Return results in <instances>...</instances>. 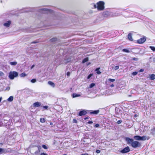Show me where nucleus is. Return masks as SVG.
Wrapping results in <instances>:
<instances>
[{"instance_id":"nucleus-1","label":"nucleus","mask_w":155,"mask_h":155,"mask_svg":"<svg viewBox=\"0 0 155 155\" xmlns=\"http://www.w3.org/2000/svg\"><path fill=\"white\" fill-rule=\"evenodd\" d=\"M125 140L126 141L127 144L130 145L131 147L134 148H136L140 147L141 146L140 143L137 141H134V140L129 137H126Z\"/></svg>"},{"instance_id":"nucleus-2","label":"nucleus","mask_w":155,"mask_h":155,"mask_svg":"<svg viewBox=\"0 0 155 155\" xmlns=\"http://www.w3.org/2000/svg\"><path fill=\"white\" fill-rule=\"evenodd\" d=\"M96 5H97V10L99 11H102L104 9L105 3L103 1L98 2Z\"/></svg>"},{"instance_id":"nucleus-3","label":"nucleus","mask_w":155,"mask_h":155,"mask_svg":"<svg viewBox=\"0 0 155 155\" xmlns=\"http://www.w3.org/2000/svg\"><path fill=\"white\" fill-rule=\"evenodd\" d=\"M18 73L16 71H13L10 72L9 75V78L11 80L13 79L15 77H17Z\"/></svg>"},{"instance_id":"nucleus-4","label":"nucleus","mask_w":155,"mask_h":155,"mask_svg":"<svg viewBox=\"0 0 155 155\" xmlns=\"http://www.w3.org/2000/svg\"><path fill=\"white\" fill-rule=\"evenodd\" d=\"M146 40V37L145 36H143L142 38L137 40L136 41V42L138 44H142Z\"/></svg>"},{"instance_id":"nucleus-5","label":"nucleus","mask_w":155,"mask_h":155,"mask_svg":"<svg viewBox=\"0 0 155 155\" xmlns=\"http://www.w3.org/2000/svg\"><path fill=\"white\" fill-rule=\"evenodd\" d=\"M130 151L129 147H127L122 150L120 152L123 153H124L128 152Z\"/></svg>"},{"instance_id":"nucleus-6","label":"nucleus","mask_w":155,"mask_h":155,"mask_svg":"<svg viewBox=\"0 0 155 155\" xmlns=\"http://www.w3.org/2000/svg\"><path fill=\"white\" fill-rule=\"evenodd\" d=\"M87 113V111L85 110H82L80 111L78 115L79 116H82L86 115Z\"/></svg>"},{"instance_id":"nucleus-7","label":"nucleus","mask_w":155,"mask_h":155,"mask_svg":"<svg viewBox=\"0 0 155 155\" xmlns=\"http://www.w3.org/2000/svg\"><path fill=\"white\" fill-rule=\"evenodd\" d=\"M41 103L38 102H36L34 103L33 106L34 107H38L40 106Z\"/></svg>"},{"instance_id":"nucleus-8","label":"nucleus","mask_w":155,"mask_h":155,"mask_svg":"<svg viewBox=\"0 0 155 155\" xmlns=\"http://www.w3.org/2000/svg\"><path fill=\"white\" fill-rule=\"evenodd\" d=\"M11 23V21H8L6 22L3 25L6 27H9Z\"/></svg>"},{"instance_id":"nucleus-9","label":"nucleus","mask_w":155,"mask_h":155,"mask_svg":"<svg viewBox=\"0 0 155 155\" xmlns=\"http://www.w3.org/2000/svg\"><path fill=\"white\" fill-rule=\"evenodd\" d=\"M141 140H148L150 139L149 137H146V136H143L142 137H141Z\"/></svg>"},{"instance_id":"nucleus-10","label":"nucleus","mask_w":155,"mask_h":155,"mask_svg":"<svg viewBox=\"0 0 155 155\" xmlns=\"http://www.w3.org/2000/svg\"><path fill=\"white\" fill-rule=\"evenodd\" d=\"M37 147L38 148V150L36 151L35 152V155H38L40 152V150L41 149V146H37Z\"/></svg>"},{"instance_id":"nucleus-11","label":"nucleus","mask_w":155,"mask_h":155,"mask_svg":"<svg viewBox=\"0 0 155 155\" xmlns=\"http://www.w3.org/2000/svg\"><path fill=\"white\" fill-rule=\"evenodd\" d=\"M99 110H95L94 111H91L90 114H97L99 112Z\"/></svg>"},{"instance_id":"nucleus-12","label":"nucleus","mask_w":155,"mask_h":155,"mask_svg":"<svg viewBox=\"0 0 155 155\" xmlns=\"http://www.w3.org/2000/svg\"><path fill=\"white\" fill-rule=\"evenodd\" d=\"M127 37L129 39V40L131 41H133V39L132 38V35L131 33H129Z\"/></svg>"},{"instance_id":"nucleus-13","label":"nucleus","mask_w":155,"mask_h":155,"mask_svg":"<svg viewBox=\"0 0 155 155\" xmlns=\"http://www.w3.org/2000/svg\"><path fill=\"white\" fill-rule=\"evenodd\" d=\"M134 139L137 140H141V136H140L139 135L135 136L134 137Z\"/></svg>"},{"instance_id":"nucleus-14","label":"nucleus","mask_w":155,"mask_h":155,"mask_svg":"<svg viewBox=\"0 0 155 155\" xmlns=\"http://www.w3.org/2000/svg\"><path fill=\"white\" fill-rule=\"evenodd\" d=\"M100 69V68H97L95 70V71H97L96 73L97 74H100L101 73V72L99 71V69Z\"/></svg>"},{"instance_id":"nucleus-15","label":"nucleus","mask_w":155,"mask_h":155,"mask_svg":"<svg viewBox=\"0 0 155 155\" xmlns=\"http://www.w3.org/2000/svg\"><path fill=\"white\" fill-rule=\"evenodd\" d=\"M80 95L79 94H76V93H73L72 94V97L73 98H74L77 97H80Z\"/></svg>"},{"instance_id":"nucleus-16","label":"nucleus","mask_w":155,"mask_h":155,"mask_svg":"<svg viewBox=\"0 0 155 155\" xmlns=\"http://www.w3.org/2000/svg\"><path fill=\"white\" fill-rule=\"evenodd\" d=\"M150 78L151 80H153L155 79V75L152 74L150 76Z\"/></svg>"},{"instance_id":"nucleus-17","label":"nucleus","mask_w":155,"mask_h":155,"mask_svg":"<svg viewBox=\"0 0 155 155\" xmlns=\"http://www.w3.org/2000/svg\"><path fill=\"white\" fill-rule=\"evenodd\" d=\"M88 57L84 58L82 61V63H84L88 61Z\"/></svg>"},{"instance_id":"nucleus-18","label":"nucleus","mask_w":155,"mask_h":155,"mask_svg":"<svg viewBox=\"0 0 155 155\" xmlns=\"http://www.w3.org/2000/svg\"><path fill=\"white\" fill-rule=\"evenodd\" d=\"M48 83L49 85L51 86L52 87H55V84L53 82L51 81H49Z\"/></svg>"},{"instance_id":"nucleus-19","label":"nucleus","mask_w":155,"mask_h":155,"mask_svg":"<svg viewBox=\"0 0 155 155\" xmlns=\"http://www.w3.org/2000/svg\"><path fill=\"white\" fill-rule=\"evenodd\" d=\"M40 120L41 122L42 123H44L45 122L46 120L44 118H40Z\"/></svg>"},{"instance_id":"nucleus-20","label":"nucleus","mask_w":155,"mask_h":155,"mask_svg":"<svg viewBox=\"0 0 155 155\" xmlns=\"http://www.w3.org/2000/svg\"><path fill=\"white\" fill-rule=\"evenodd\" d=\"M151 133L153 135L154 134V132H155V127L153 128V129H151Z\"/></svg>"},{"instance_id":"nucleus-21","label":"nucleus","mask_w":155,"mask_h":155,"mask_svg":"<svg viewBox=\"0 0 155 155\" xmlns=\"http://www.w3.org/2000/svg\"><path fill=\"white\" fill-rule=\"evenodd\" d=\"M10 64L12 65H15L17 64V62L16 61L11 62Z\"/></svg>"},{"instance_id":"nucleus-22","label":"nucleus","mask_w":155,"mask_h":155,"mask_svg":"<svg viewBox=\"0 0 155 155\" xmlns=\"http://www.w3.org/2000/svg\"><path fill=\"white\" fill-rule=\"evenodd\" d=\"M13 100V97L12 96H10L8 99V100L9 101H12Z\"/></svg>"},{"instance_id":"nucleus-23","label":"nucleus","mask_w":155,"mask_h":155,"mask_svg":"<svg viewBox=\"0 0 155 155\" xmlns=\"http://www.w3.org/2000/svg\"><path fill=\"white\" fill-rule=\"evenodd\" d=\"M122 51L123 52H126V53H129L130 52V51L127 49H123L122 50Z\"/></svg>"},{"instance_id":"nucleus-24","label":"nucleus","mask_w":155,"mask_h":155,"mask_svg":"<svg viewBox=\"0 0 155 155\" xmlns=\"http://www.w3.org/2000/svg\"><path fill=\"white\" fill-rule=\"evenodd\" d=\"M50 40L51 42H52L55 41L57 40V38H53L51 39Z\"/></svg>"},{"instance_id":"nucleus-25","label":"nucleus","mask_w":155,"mask_h":155,"mask_svg":"<svg viewBox=\"0 0 155 155\" xmlns=\"http://www.w3.org/2000/svg\"><path fill=\"white\" fill-rule=\"evenodd\" d=\"M27 76V74L24 73H22L20 75L21 77H24Z\"/></svg>"},{"instance_id":"nucleus-26","label":"nucleus","mask_w":155,"mask_h":155,"mask_svg":"<svg viewBox=\"0 0 155 155\" xmlns=\"http://www.w3.org/2000/svg\"><path fill=\"white\" fill-rule=\"evenodd\" d=\"M95 85V84L94 83H92L90 84L89 86V87L90 88H91L94 87Z\"/></svg>"},{"instance_id":"nucleus-27","label":"nucleus","mask_w":155,"mask_h":155,"mask_svg":"<svg viewBox=\"0 0 155 155\" xmlns=\"http://www.w3.org/2000/svg\"><path fill=\"white\" fill-rule=\"evenodd\" d=\"M150 48L153 51H155V47L153 46H150Z\"/></svg>"},{"instance_id":"nucleus-28","label":"nucleus","mask_w":155,"mask_h":155,"mask_svg":"<svg viewBox=\"0 0 155 155\" xmlns=\"http://www.w3.org/2000/svg\"><path fill=\"white\" fill-rule=\"evenodd\" d=\"M93 74H90L87 76V79H89L91 76H93Z\"/></svg>"},{"instance_id":"nucleus-29","label":"nucleus","mask_w":155,"mask_h":155,"mask_svg":"<svg viewBox=\"0 0 155 155\" xmlns=\"http://www.w3.org/2000/svg\"><path fill=\"white\" fill-rule=\"evenodd\" d=\"M42 147L45 149H47L48 148V147L45 145H42Z\"/></svg>"},{"instance_id":"nucleus-30","label":"nucleus","mask_w":155,"mask_h":155,"mask_svg":"<svg viewBox=\"0 0 155 155\" xmlns=\"http://www.w3.org/2000/svg\"><path fill=\"white\" fill-rule=\"evenodd\" d=\"M108 80L110 82H113L115 81V80L114 79L109 78L108 79Z\"/></svg>"},{"instance_id":"nucleus-31","label":"nucleus","mask_w":155,"mask_h":155,"mask_svg":"<svg viewBox=\"0 0 155 155\" xmlns=\"http://www.w3.org/2000/svg\"><path fill=\"white\" fill-rule=\"evenodd\" d=\"M137 71H134L132 73V74L133 75H135L137 74Z\"/></svg>"},{"instance_id":"nucleus-32","label":"nucleus","mask_w":155,"mask_h":155,"mask_svg":"<svg viewBox=\"0 0 155 155\" xmlns=\"http://www.w3.org/2000/svg\"><path fill=\"white\" fill-rule=\"evenodd\" d=\"M36 81V80L35 79H33L31 80V81L33 83L35 82Z\"/></svg>"},{"instance_id":"nucleus-33","label":"nucleus","mask_w":155,"mask_h":155,"mask_svg":"<svg viewBox=\"0 0 155 155\" xmlns=\"http://www.w3.org/2000/svg\"><path fill=\"white\" fill-rule=\"evenodd\" d=\"M119 67L118 66H115L114 69L115 70H116L119 69Z\"/></svg>"},{"instance_id":"nucleus-34","label":"nucleus","mask_w":155,"mask_h":155,"mask_svg":"<svg viewBox=\"0 0 155 155\" xmlns=\"http://www.w3.org/2000/svg\"><path fill=\"white\" fill-rule=\"evenodd\" d=\"M122 122V121L121 120H118L117 121V124H121Z\"/></svg>"},{"instance_id":"nucleus-35","label":"nucleus","mask_w":155,"mask_h":155,"mask_svg":"<svg viewBox=\"0 0 155 155\" xmlns=\"http://www.w3.org/2000/svg\"><path fill=\"white\" fill-rule=\"evenodd\" d=\"M94 8H97V5H96L94 4Z\"/></svg>"},{"instance_id":"nucleus-36","label":"nucleus","mask_w":155,"mask_h":155,"mask_svg":"<svg viewBox=\"0 0 155 155\" xmlns=\"http://www.w3.org/2000/svg\"><path fill=\"white\" fill-rule=\"evenodd\" d=\"M3 151V149L2 148H0V154H1Z\"/></svg>"},{"instance_id":"nucleus-37","label":"nucleus","mask_w":155,"mask_h":155,"mask_svg":"<svg viewBox=\"0 0 155 155\" xmlns=\"http://www.w3.org/2000/svg\"><path fill=\"white\" fill-rule=\"evenodd\" d=\"M73 122L74 123H77V120L75 119H73Z\"/></svg>"},{"instance_id":"nucleus-38","label":"nucleus","mask_w":155,"mask_h":155,"mask_svg":"<svg viewBox=\"0 0 155 155\" xmlns=\"http://www.w3.org/2000/svg\"><path fill=\"white\" fill-rule=\"evenodd\" d=\"M41 10H42V11H47L48 10V9H45V8L42 9Z\"/></svg>"},{"instance_id":"nucleus-39","label":"nucleus","mask_w":155,"mask_h":155,"mask_svg":"<svg viewBox=\"0 0 155 155\" xmlns=\"http://www.w3.org/2000/svg\"><path fill=\"white\" fill-rule=\"evenodd\" d=\"M43 108L45 109H47L48 108V107L47 106H44L43 107Z\"/></svg>"},{"instance_id":"nucleus-40","label":"nucleus","mask_w":155,"mask_h":155,"mask_svg":"<svg viewBox=\"0 0 155 155\" xmlns=\"http://www.w3.org/2000/svg\"><path fill=\"white\" fill-rule=\"evenodd\" d=\"M40 155H48L46 153H42Z\"/></svg>"},{"instance_id":"nucleus-41","label":"nucleus","mask_w":155,"mask_h":155,"mask_svg":"<svg viewBox=\"0 0 155 155\" xmlns=\"http://www.w3.org/2000/svg\"><path fill=\"white\" fill-rule=\"evenodd\" d=\"M99 126V125L98 124H96L94 126L95 127H98Z\"/></svg>"},{"instance_id":"nucleus-42","label":"nucleus","mask_w":155,"mask_h":155,"mask_svg":"<svg viewBox=\"0 0 155 155\" xmlns=\"http://www.w3.org/2000/svg\"><path fill=\"white\" fill-rule=\"evenodd\" d=\"M100 152H101L100 150H96V152L97 153H100Z\"/></svg>"},{"instance_id":"nucleus-43","label":"nucleus","mask_w":155,"mask_h":155,"mask_svg":"<svg viewBox=\"0 0 155 155\" xmlns=\"http://www.w3.org/2000/svg\"><path fill=\"white\" fill-rule=\"evenodd\" d=\"M70 74V73L69 72H68L67 73V76H69Z\"/></svg>"},{"instance_id":"nucleus-44","label":"nucleus","mask_w":155,"mask_h":155,"mask_svg":"<svg viewBox=\"0 0 155 155\" xmlns=\"http://www.w3.org/2000/svg\"><path fill=\"white\" fill-rule=\"evenodd\" d=\"M93 122L92 121H89L88 122H87V123L89 124H91L93 123Z\"/></svg>"},{"instance_id":"nucleus-45","label":"nucleus","mask_w":155,"mask_h":155,"mask_svg":"<svg viewBox=\"0 0 155 155\" xmlns=\"http://www.w3.org/2000/svg\"><path fill=\"white\" fill-rule=\"evenodd\" d=\"M133 60L134 61H137V60H138V59L137 58H133Z\"/></svg>"},{"instance_id":"nucleus-46","label":"nucleus","mask_w":155,"mask_h":155,"mask_svg":"<svg viewBox=\"0 0 155 155\" xmlns=\"http://www.w3.org/2000/svg\"><path fill=\"white\" fill-rule=\"evenodd\" d=\"M143 71H144V69H140L139 70V72H143Z\"/></svg>"},{"instance_id":"nucleus-47","label":"nucleus","mask_w":155,"mask_h":155,"mask_svg":"<svg viewBox=\"0 0 155 155\" xmlns=\"http://www.w3.org/2000/svg\"><path fill=\"white\" fill-rule=\"evenodd\" d=\"M37 42H35V41H33L31 43H37Z\"/></svg>"},{"instance_id":"nucleus-48","label":"nucleus","mask_w":155,"mask_h":155,"mask_svg":"<svg viewBox=\"0 0 155 155\" xmlns=\"http://www.w3.org/2000/svg\"><path fill=\"white\" fill-rule=\"evenodd\" d=\"M110 86L111 87H114V85L113 84H112L110 85Z\"/></svg>"},{"instance_id":"nucleus-49","label":"nucleus","mask_w":155,"mask_h":155,"mask_svg":"<svg viewBox=\"0 0 155 155\" xmlns=\"http://www.w3.org/2000/svg\"><path fill=\"white\" fill-rule=\"evenodd\" d=\"M81 155H88L87 153L82 154Z\"/></svg>"},{"instance_id":"nucleus-50","label":"nucleus","mask_w":155,"mask_h":155,"mask_svg":"<svg viewBox=\"0 0 155 155\" xmlns=\"http://www.w3.org/2000/svg\"><path fill=\"white\" fill-rule=\"evenodd\" d=\"M88 119V117H86L84 118V120H86V119Z\"/></svg>"},{"instance_id":"nucleus-51","label":"nucleus","mask_w":155,"mask_h":155,"mask_svg":"<svg viewBox=\"0 0 155 155\" xmlns=\"http://www.w3.org/2000/svg\"><path fill=\"white\" fill-rule=\"evenodd\" d=\"M34 66H35V65H32L31 67V68H33Z\"/></svg>"},{"instance_id":"nucleus-52","label":"nucleus","mask_w":155,"mask_h":155,"mask_svg":"<svg viewBox=\"0 0 155 155\" xmlns=\"http://www.w3.org/2000/svg\"><path fill=\"white\" fill-rule=\"evenodd\" d=\"M91 63L90 62H89L87 63V65H89L90 64H91Z\"/></svg>"},{"instance_id":"nucleus-53","label":"nucleus","mask_w":155,"mask_h":155,"mask_svg":"<svg viewBox=\"0 0 155 155\" xmlns=\"http://www.w3.org/2000/svg\"><path fill=\"white\" fill-rule=\"evenodd\" d=\"M6 89L8 90H9L10 89V87H7L6 88Z\"/></svg>"},{"instance_id":"nucleus-54","label":"nucleus","mask_w":155,"mask_h":155,"mask_svg":"<svg viewBox=\"0 0 155 155\" xmlns=\"http://www.w3.org/2000/svg\"><path fill=\"white\" fill-rule=\"evenodd\" d=\"M2 97H0V102H1V100H2Z\"/></svg>"},{"instance_id":"nucleus-55","label":"nucleus","mask_w":155,"mask_h":155,"mask_svg":"<svg viewBox=\"0 0 155 155\" xmlns=\"http://www.w3.org/2000/svg\"><path fill=\"white\" fill-rule=\"evenodd\" d=\"M137 116V114H135V115H134V117H136Z\"/></svg>"},{"instance_id":"nucleus-56","label":"nucleus","mask_w":155,"mask_h":155,"mask_svg":"<svg viewBox=\"0 0 155 155\" xmlns=\"http://www.w3.org/2000/svg\"><path fill=\"white\" fill-rule=\"evenodd\" d=\"M50 124L51 125H52L53 124H52V123H50Z\"/></svg>"},{"instance_id":"nucleus-57","label":"nucleus","mask_w":155,"mask_h":155,"mask_svg":"<svg viewBox=\"0 0 155 155\" xmlns=\"http://www.w3.org/2000/svg\"><path fill=\"white\" fill-rule=\"evenodd\" d=\"M63 155H67L66 154H64Z\"/></svg>"}]
</instances>
